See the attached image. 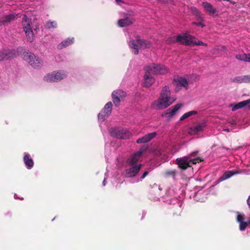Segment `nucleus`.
Returning a JSON list of instances; mask_svg holds the SVG:
<instances>
[{
	"instance_id": "obj_33",
	"label": "nucleus",
	"mask_w": 250,
	"mask_h": 250,
	"mask_svg": "<svg viewBox=\"0 0 250 250\" xmlns=\"http://www.w3.org/2000/svg\"><path fill=\"white\" fill-rule=\"evenodd\" d=\"M231 81L232 82H237V83H245V80H244V76L243 77H236L235 78H233L231 79Z\"/></svg>"
},
{
	"instance_id": "obj_25",
	"label": "nucleus",
	"mask_w": 250,
	"mask_h": 250,
	"mask_svg": "<svg viewBox=\"0 0 250 250\" xmlns=\"http://www.w3.org/2000/svg\"><path fill=\"white\" fill-rule=\"evenodd\" d=\"M205 125L204 123H199L196 126L190 127L189 133L191 134H196L203 130Z\"/></svg>"
},
{
	"instance_id": "obj_13",
	"label": "nucleus",
	"mask_w": 250,
	"mask_h": 250,
	"mask_svg": "<svg viewBox=\"0 0 250 250\" xmlns=\"http://www.w3.org/2000/svg\"><path fill=\"white\" fill-rule=\"evenodd\" d=\"M142 167V164L137 166H131V167L127 168L125 170V176L127 178L135 177L139 173Z\"/></svg>"
},
{
	"instance_id": "obj_5",
	"label": "nucleus",
	"mask_w": 250,
	"mask_h": 250,
	"mask_svg": "<svg viewBox=\"0 0 250 250\" xmlns=\"http://www.w3.org/2000/svg\"><path fill=\"white\" fill-rule=\"evenodd\" d=\"M145 70L152 75L165 74L168 72L167 69L165 66L155 63H152L146 66Z\"/></svg>"
},
{
	"instance_id": "obj_29",
	"label": "nucleus",
	"mask_w": 250,
	"mask_h": 250,
	"mask_svg": "<svg viewBox=\"0 0 250 250\" xmlns=\"http://www.w3.org/2000/svg\"><path fill=\"white\" fill-rule=\"evenodd\" d=\"M250 53L248 54H237L235 56L236 59L243 61L244 62H250Z\"/></svg>"
},
{
	"instance_id": "obj_39",
	"label": "nucleus",
	"mask_w": 250,
	"mask_h": 250,
	"mask_svg": "<svg viewBox=\"0 0 250 250\" xmlns=\"http://www.w3.org/2000/svg\"><path fill=\"white\" fill-rule=\"evenodd\" d=\"M224 131L229 132V128L224 129Z\"/></svg>"
},
{
	"instance_id": "obj_18",
	"label": "nucleus",
	"mask_w": 250,
	"mask_h": 250,
	"mask_svg": "<svg viewBox=\"0 0 250 250\" xmlns=\"http://www.w3.org/2000/svg\"><path fill=\"white\" fill-rule=\"evenodd\" d=\"M155 79L152 76V74L147 71H145L144 75V86L145 87H150L154 82Z\"/></svg>"
},
{
	"instance_id": "obj_8",
	"label": "nucleus",
	"mask_w": 250,
	"mask_h": 250,
	"mask_svg": "<svg viewBox=\"0 0 250 250\" xmlns=\"http://www.w3.org/2000/svg\"><path fill=\"white\" fill-rule=\"evenodd\" d=\"M111 135L121 139H126L129 138L131 133L126 129L116 128L112 129L110 130Z\"/></svg>"
},
{
	"instance_id": "obj_26",
	"label": "nucleus",
	"mask_w": 250,
	"mask_h": 250,
	"mask_svg": "<svg viewBox=\"0 0 250 250\" xmlns=\"http://www.w3.org/2000/svg\"><path fill=\"white\" fill-rule=\"evenodd\" d=\"M24 163L28 169H31L34 166V161L29 154H26L23 157Z\"/></svg>"
},
{
	"instance_id": "obj_14",
	"label": "nucleus",
	"mask_w": 250,
	"mask_h": 250,
	"mask_svg": "<svg viewBox=\"0 0 250 250\" xmlns=\"http://www.w3.org/2000/svg\"><path fill=\"white\" fill-rule=\"evenodd\" d=\"M16 51L10 50H2L0 51V61L13 58L16 56Z\"/></svg>"
},
{
	"instance_id": "obj_20",
	"label": "nucleus",
	"mask_w": 250,
	"mask_h": 250,
	"mask_svg": "<svg viewBox=\"0 0 250 250\" xmlns=\"http://www.w3.org/2000/svg\"><path fill=\"white\" fill-rule=\"evenodd\" d=\"M157 135L156 132L148 133L142 138L137 140L136 142L138 144L145 143L149 142L153 138H155Z\"/></svg>"
},
{
	"instance_id": "obj_24",
	"label": "nucleus",
	"mask_w": 250,
	"mask_h": 250,
	"mask_svg": "<svg viewBox=\"0 0 250 250\" xmlns=\"http://www.w3.org/2000/svg\"><path fill=\"white\" fill-rule=\"evenodd\" d=\"M250 104V99L243 101L239 102L236 104H231L230 107H232V111H234L238 109L241 108L243 107L247 106Z\"/></svg>"
},
{
	"instance_id": "obj_23",
	"label": "nucleus",
	"mask_w": 250,
	"mask_h": 250,
	"mask_svg": "<svg viewBox=\"0 0 250 250\" xmlns=\"http://www.w3.org/2000/svg\"><path fill=\"white\" fill-rule=\"evenodd\" d=\"M202 5L206 11L208 12L209 15H213L216 13V9L213 7V6L210 3L208 2H203Z\"/></svg>"
},
{
	"instance_id": "obj_22",
	"label": "nucleus",
	"mask_w": 250,
	"mask_h": 250,
	"mask_svg": "<svg viewBox=\"0 0 250 250\" xmlns=\"http://www.w3.org/2000/svg\"><path fill=\"white\" fill-rule=\"evenodd\" d=\"M183 105V104H175L167 110L165 115L167 116V117H169L173 116L176 111H178Z\"/></svg>"
},
{
	"instance_id": "obj_34",
	"label": "nucleus",
	"mask_w": 250,
	"mask_h": 250,
	"mask_svg": "<svg viewBox=\"0 0 250 250\" xmlns=\"http://www.w3.org/2000/svg\"><path fill=\"white\" fill-rule=\"evenodd\" d=\"M198 153V151H195L189 153L188 155L186 156V157H188L190 159H193L194 158H192V157H195L197 155Z\"/></svg>"
},
{
	"instance_id": "obj_4",
	"label": "nucleus",
	"mask_w": 250,
	"mask_h": 250,
	"mask_svg": "<svg viewBox=\"0 0 250 250\" xmlns=\"http://www.w3.org/2000/svg\"><path fill=\"white\" fill-rule=\"evenodd\" d=\"M31 19L28 18L26 15H24L22 19V25L27 40L32 42L34 39V35L31 26Z\"/></svg>"
},
{
	"instance_id": "obj_12",
	"label": "nucleus",
	"mask_w": 250,
	"mask_h": 250,
	"mask_svg": "<svg viewBox=\"0 0 250 250\" xmlns=\"http://www.w3.org/2000/svg\"><path fill=\"white\" fill-rule=\"evenodd\" d=\"M113 104L111 102H109L104 105V108L98 115L99 119L104 120V118L108 117L112 110Z\"/></svg>"
},
{
	"instance_id": "obj_35",
	"label": "nucleus",
	"mask_w": 250,
	"mask_h": 250,
	"mask_svg": "<svg viewBox=\"0 0 250 250\" xmlns=\"http://www.w3.org/2000/svg\"><path fill=\"white\" fill-rule=\"evenodd\" d=\"M245 83L250 82V75L244 76Z\"/></svg>"
},
{
	"instance_id": "obj_15",
	"label": "nucleus",
	"mask_w": 250,
	"mask_h": 250,
	"mask_svg": "<svg viewBox=\"0 0 250 250\" xmlns=\"http://www.w3.org/2000/svg\"><path fill=\"white\" fill-rule=\"evenodd\" d=\"M186 34H185L183 36L182 35H178L176 37H169L166 40V42L167 44H171L173 43H175L176 42H179L182 44L185 45L186 38Z\"/></svg>"
},
{
	"instance_id": "obj_40",
	"label": "nucleus",
	"mask_w": 250,
	"mask_h": 250,
	"mask_svg": "<svg viewBox=\"0 0 250 250\" xmlns=\"http://www.w3.org/2000/svg\"><path fill=\"white\" fill-rule=\"evenodd\" d=\"M116 1H121V0H116Z\"/></svg>"
},
{
	"instance_id": "obj_37",
	"label": "nucleus",
	"mask_w": 250,
	"mask_h": 250,
	"mask_svg": "<svg viewBox=\"0 0 250 250\" xmlns=\"http://www.w3.org/2000/svg\"><path fill=\"white\" fill-rule=\"evenodd\" d=\"M247 204L248 205L250 208V196L248 197V199H247Z\"/></svg>"
},
{
	"instance_id": "obj_32",
	"label": "nucleus",
	"mask_w": 250,
	"mask_h": 250,
	"mask_svg": "<svg viewBox=\"0 0 250 250\" xmlns=\"http://www.w3.org/2000/svg\"><path fill=\"white\" fill-rule=\"evenodd\" d=\"M57 26V24L56 21H48L46 22L45 27L47 29H50L52 28H56Z\"/></svg>"
},
{
	"instance_id": "obj_2",
	"label": "nucleus",
	"mask_w": 250,
	"mask_h": 250,
	"mask_svg": "<svg viewBox=\"0 0 250 250\" xmlns=\"http://www.w3.org/2000/svg\"><path fill=\"white\" fill-rule=\"evenodd\" d=\"M152 43L146 40L141 39L139 36L135 37V39L131 40L129 42V46L133 49V53L137 55L139 53V49L149 48Z\"/></svg>"
},
{
	"instance_id": "obj_7",
	"label": "nucleus",
	"mask_w": 250,
	"mask_h": 250,
	"mask_svg": "<svg viewBox=\"0 0 250 250\" xmlns=\"http://www.w3.org/2000/svg\"><path fill=\"white\" fill-rule=\"evenodd\" d=\"M67 76L64 71H55L51 74H48L44 77L43 80L46 82H52L60 81Z\"/></svg>"
},
{
	"instance_id": "obj_16",
	"label": "nucleus",
	"mask_w": 250,
	"mask_h": 250,
	"mask_svg": "<svg viewBox=\"0 0 250 250\" xmlns=\"http://www.w3.org/2000/svg\"><path fill=\"white\" fill-rule=\"evenodd\" d=\"M135 20L130 17H126L124 19H120L118 21V25L120 27H126L133 24Z\"/></svg>"
},
{
	"instance_id": "obj_27",
	"label": "nucleus",
	"mask_w": 250,
	"mask_h": 250,
	"mask_svg": "<svg viewBox=\"0 0 250 250\" xmlns=\"http://www.w3.org/2000/svg\"><path fill=\"white\" fill-rule=\"evenodd\" d=\"M239 173L238 172H233L232 171H226L224 172V173L221 176L218 181L219 182H222L229 178H230L231 176H233L235 174Z\"/></svg>"
},
{
	"instance_id": "obj_28",
	"label": "nucleus",
	"mask_w": 250,
	"mask_h": 250,
	"mask_svg": "<svg viewBox=\"0 0 250 250\" xmlns=\"http://www.w3.org/2000/svg\"><path fill=\"white\" fill-rule=\"evenodd\" d=\"M74 42V38L69 39L68 38L62 42L60 44L58 45V48L61 49L63 47H66L71 44Z\"/></svg>"
},
{
	"instance_id": "obj_10",
	"label": "nucleus",
	"mask_w": 250,
	"mask_h": 250,
	"mask_svg": "<svg viewBox=\"0 0 250 250\" xmlns=\"http://www.w3.org/2000/svg\"><path fill=\"white\" fill-rule=\"evenodd\" d=\"M125 96L126 93L122 90L118 89L114 91L112 93V99L115 105L118 106L121 99L125 98Z\"/></svg>"
},
{
	"instance_id": "obj_1",
	"label": "nucleus",
	"mask_w": 250,
	"mask_h": 250,
	"mask_svg": "<svg viewBox=\"0 0 250 250\" xmlns=\"http://www.w3.org/2000/svg\"><path fill=\"white\" fill-rule=\"evenodd\" d=\"M171 92L168 86L166 85L162 88L159 99L156 101L154 105L157 109H162L167 107L175 100L170 96Z\"/></svg>"
},
{
	"instance_id": "obj_31",
	"label": "nucleus",
	"mask_w": 250,
	"mask_h": 250,
	"mask_svg": "<svg viewBox=\"0 0 250 250\" xmlns=\"http://www.w3.org/2000/svg\"><path fill=\"white\" fill-rule=\"evenodd\" d=\"M176 174V171L175 170H170L166 171L164 173V176L165 178H168L170 177H175Z\"/></svg>"
},
{
	"instance_id": "obj_17",
	"label": "nucleus",
	"mask_w": 250,
	"mask_h": 250,
	"mask_svg": "<svg viewBox=\"0 0 250 250\" xmlns=\"http://www.w3.org/2000/svg\"><path fill=\"white\" fill-rule=\"evenodd\" d=\"M245 216L244 214H238L237 216V221L240 223L239 229L240 230H245L247 226L250 224V220L245 222Z\"/></svg>"
},
{
	"instance_id": "obj_38",
	"label": "nucleus",
	"mask_w": 250,
	"mask_h": 250,
	"mask_svg": "<svg viewBox=\"0 0 250 250\" xmlns=\"http://www.w3.org/2000/svg\"><path fill=\"white\" fill-rule=\"evenodd\" d=\"M197 25H202V27H203L204 25H203L201 22H199V23H196Z\"/></svg>"
},
{
	"instance_id": "obj_6",
	"label": "nucleus",
	"mask_w": 250,
	"mask_h": 250,
	"mask_svg": "<svg viewBox=\"0 0 250 250\" xmlns=\"http://www.w3.org/2000/svg\"><path fill=\"white\" fill-rule=\"evenodd\" d=\"M24 60L27 61L34 68H38L42 65V61L39 57L36 56L34 54L26 52L24 54Z\"/></svg>"
},
{
	"instance_id": "obj_9",
	"label": "nucleus",
	"mask_w": 250,
	"mask_h": 250,
	"mask_svg": "<svg viewBox=\"0 0 250 250\" xmlns=\"http://www.w3.org/2000/svg\"><path fill=\"white\" fill-rule=\"evenodd\" d=\"M146 147L142 146L136 153L132 154L127 160V162L130 166H136V164L138 162L141 158L143 153L146 151Z\"/></svg>"
},
{
	"instance_id": "obj_11",
	"label": "nucleus",
	"mask_w": 250,
	"mask_h": 250,
	"mask_svg": "<svg viewBox=\"0 0 250 250\" xmlns=\"http://www.w3.org/2000/svg\"><path fill=\"white\" fill-rule=\"evenodd\" d=\"M19 17V14H10L5 15L0 19V26H8Z\"/></svg>"
},
{
	"instance_id": "obj_36",
	"label": "nucleus",
	"mask_w": 250,
	"mask_h": 250,
	"mask_svg": "<svg viewBox=\"0 0 250 250\" xmlns=\"http://www.w3.org/2000/svg\"><path fill=\"white\" fill-rule=\"evenodd\" d=\"M149 173V171H145L143 174V175H142V176L141 177V179H144Z\"/></svg>"
},
{
	"instance_id": "obj_30",
	"label": "nucleus",
	"mask_w": 250,
	"mask_h": 250,
	"mask_svg": "<svg viewBox=\"0 0 250 250\" xmlns=\"http://www.w3.org/2000/svg\"><path fill=\"white\" fill-rule=\"evenodd\" d=\"M197 114V112L196 111L192 110L188 111L187 113H184L180 119V121H183L185 119L192 116V115H195Z\"/></svg>"
},
{
	"instance_id": "obj_3",
	"label": "nucleus",
	"mask_w": 250,
	"mask_h": 250,
	"mask_svg": "<svg viewBox=\"0 0 250 250\" xmlns=\"http://www.w3.org/2000/svg\"><path fill=\"white\" fill-rule=\"evenodd\" d=\"M202 161H203V160L200 157H197L193 159H190L188 157L184 156L176 159V164L178 167L184 170L191 167V165H195Z\"/></svg>"
},
{
	"instance_id": "obj_21",
	"label": "nucleus",
	"mask_w": 250,
	"mask_h": 250,
	"mask_svg": "<svg viewBox=\"0 0 250 250\" xmlns=\"http://www.w3.org/2000/svg\"><path fill=\"white\" fill-rule=\"evenodd\" d=\"M185 40H186V42H185L186 45H189L192 44L200 45L203 44V42H202L196 41L195 38L190 35H187L186 38Z\"/></svg>"
},
{
	"instance_id": "obj_19",
	"label": "nucleus",
	"mask_w": 250,
	"mask_h": 250,
	"mask_svg": "<svg viewBox=\"0 0 250 250\" xmlns=\"http://www.w3.org/2000/svg\"><path fill=\"white\" fill-rule=\"evenodd\" d=\"M174 84L177 87L183 86L186 89L188 88V83L187 79L181 77H175L174 78Z\"/></svg>"
}]
</instances>
